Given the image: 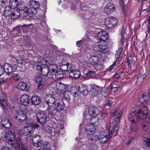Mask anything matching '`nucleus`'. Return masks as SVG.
Segmentation results:
<instances>
[{"mask_svg": "<svg viewBox=\"0 0 150 150\" xmlns=\"http://www.w3.org/2000/svg\"><path fill=\"white\" fill-rule=\"evenodd\" d=\"M121 51L122 50L121 48L119 49L117 51H116L115 54V57L116 58V59L113 63L112 65L109 67L110 70L112 69L113 67L117 65L118 63L119 62V59L121 53Z\"/></svg>", "mask_w": 150, "mask_h": 150, "instance_id": "obj_18", "label": "nucleus"}, {"mask_svg": "<svg viewBox=\"0 0 150 150\" xmlns=\"http://www.w3.org/2000/svg\"><path fill=\"white\" fill-rule=\"evenodd\" d=\"M117 22V20L115 18L108 17L105 19V24L107 27L111 28L116 25Z\"/></svg>", "mask_w": 150, "mask_h": 150, "instance_id": "obj_8", "label": "nucleus"}, {"mask_svg": "<svg viewBox=\"0 0 150 150\" xmlns=\"http://www.w3.org/2000/svg\"><path fill=\"white\" fill-rule=\"evenodd\" d=\"M125 31L124 29H122V30L121 33V41L122 44H123L124 43L125 41L124 40V39L125 38L124 35L125 34Z\"/></svg>", "mask_w": 150, "mask_h": 150, "instance_id": "obj_45", "label": "nucleus"}, {"mask_svg": "<svg viewBox=\"0 0 150 150\" xmlns=\"http://www.w3.org/2000/svg\"><path fill=\"white\" fill-rule=\"evenodd\" d=\"M1 123L2 126L6 128H10L11 127V124L10 122L6 118L3 119L1 121Z\"/></svg>", "mask_w": 150, "mask_h": 150, "instance_id": "obj_24", "label": "nucleus"}, {"mask_svg": "<svg viewBox=\"0 0 150 150\" xmlns=\"http://www.w3.org/2000/svg\"><path fill=\"white\" fill-rule=\"evenodd\" d=\"M112 102L111 100H106L104 104V106L106 108H109L112 106Z\"/></svg>", "mask_w": 150, "mask_h": 150, "instance_id": "obj_43", "label": "nucleus"}, {"mask_svg": "<svg viewBox=\"0 0 150 150\" xmlns=\"http://www.w3.org/2000/svg\"><path fill=\"white\" fill-rule=\"evenodd\" d=\"M17 88L20 90L25 91H28L29 89L27 84L23 82H20L17 85Z\"/></svg>", "mask_w": 150, "mask_h": 150, "instance_id": "obj_26", "label": "nucleus"}, {"mask_svg": "<svg viewBox=\"0 0 150 150\" xmlns=\"http://www.w3.org/2000/svg\"><path fill=\"white\" fill-rule=\"evenodd\" d=\"M133 57L132 56H130L129 57L127 60L129 64H132L133 62Z\"/></svg>", "mask_w": 150, "mask_h": 150, "instance_id": "obj_53", "label": "nucleus"}, {"mask_svg": "<svg viewBox=\"0 0 150 150\" xmlns=\"http://www.w3.org/2000/svg\"><path fill=\"white\" fill-rule=\"evenodd\" d=\"M31 101L32 104L34 105H38L41 102L40 98L36 96L33 97L31 99Z\"/></svg>", "mask_w": 150, "mask_h": 150, "instance_id": "obj_32", "label": "nucleus"}, {"mask_svg": "<svg viewBox=\"0 0 150 150\" xmlns=\"http://www.w3.org/2000/svg\"><path fill=\"white\" fill-rule=\"evenodd\" d=\"M11 14L12 18L14 19H16L18 18V14L19 16L20 15V13L17 11H16L15 13L12 12Z\"/></svg>", "mask_w": 150, "mask_h": 150, "instance_id": "obj_46", "label": "nucleus"}, {"mask_svg": "<svg viewBox=\"0 0 150 150\" xmlns=\"http://www.w3.org/2000/svg\"><path fill=\"white\" fill-rule=\"evenodd\" d=\"M147 98L145 94L140 95L139 100L142 103V106L137 111L132 112L129 115L128 119L132 123H141V121L146 118L149 110L147 106L149 103Z\"/></svg>", "mask_w": 150, "mask_h": 150, "instance_id": "obj_1", "label": "nucleus"}, {"mask_svg": "<svg viewBox=\"0 0 150 150\" xmlns=\"http://www.w3.org/2000/svg\"><path fill=\"white\" fill-rule=\"evenodd\" d=\"M4 71V68L1 65H0V76L2 74Z\"/></svg>", "mask_w": 150, "mask_h": 150, "instance_id": "obj_62", "label": "nucleus"}, {"mask_svg": "<svg viewBox=\"0 0 150 150\" xmlns=\"http://www.w3.org/2000/svg\"><path fill=\"white\" fill-rule=\"evenodd\" d=\"M117 83H113L110 85V87L112 88H117L118 86L117 84Z\"/></svg>", "mask_w": 150, "mask_h": 150, "instance_id": "obj_52", "label": "nucleus"}, {"mask_svg": "<svg viewBox=\"0 0 150 150\" xmlns=\"http://www.w3.org/2000/svg\"><path fill=\"white\" fill-rule=\"evenodd\" d=\"M21 3L18 4V0H10L9 2V6L10 7L14 9L18 7L19 9L20 8L19 5H21Z\"/></svg>", "mask_w": 150, "mask_h": 150, "instance_id": "obj_25", "label": "nucleus"}, {"mask_svg": "<svg viewBox=\"0 0 150 150\" xmlns=\"http://www.w3.org/2000/svg\"><path fill=\"white\" fill-rule=\"evenodd\" d=\"M45 65H42L40 66V65H38L37 66V69L38 70V71H42V69H43V67H44Z\"/></svg>", "mask_w": 150, "mask_h": 150, "instance_id": "obj_56", "label": "nucleus"}, {"mask_svg": "<svg viewBox=\"0 0 150 150\" xmlns=\"http://www.w3.org/2000/svg\"><path fill=\"white\" fill-rule=\"evenodd\" d=\"M43 146L44 147V148H45L46 149H47L48 150H49L50 148V146L49 143L47 142L45 143L44 144Z\"/></svg>", "mask_w": 150, "mask_h": 150, "instance_id": "obj_54", "label": "nucleus"}, {"mask_svg": "<svg viewBox=\"0 0 150 150\" xmlns=\"http://www.w3.org/2000/svg\"><path fill=\"white\" fill-rule=\"evenodd\" d=\"M66 76V74L64 71L62 70L57 71L54 74V77L57 80L62 79Z\"/></svg>", "mask_w": 150, "mask_h": 150, "instance_id": "obj_28", "label": "nucleus"}, {"mask_svg": "<svg viewBox=\"0 0 150 150\" xmlns=\"http://www.w3.org/2000/svg\"><path fill=\"white\" fill-rule=\"evenodd\" d=\"M5 136L8 142H12L15 139L14 134L10 130L6 131Z\"/></svg>", "mask_w": 150, "mask_h": 150, "instance_id": "obj_19", "label": "nucleus"}, {"mask_svg": "<svg viewBox=\"0 0 150 150\" xmlns=\"http://www.w3.org/2000/svg\"><path fill=\"white\" fill-rule=\"evenodd\" d=\"M56 87L57 90L59 91V92L61 93H63L64 91H66L65 85L61 83H57L56 84Z\"/></svg>", "mask_w": 150, "mask_h": 150, "instance_id": "obj_31", "label": "nucleus"}, {"mask_svg": "<svg viewBox=\"0 0 150 150\" xmlns=\"http://www.w3.org/2000/svg\"><path fill=\"white\" fill-rule=\"evenodd\" d=\"M61 70H62V71H64L65 72V71H67V65L65 66H61Z\"/></svg>", "mask_w": 150, "mask_h": 150, "instance_id": "obj_61", "label": "nucleus"}, {"mask_svg": "<svg viewBox=\"0 0 150 150\" xmlns=\"http://www.w3.org/2000/svg\"><path fill=\"white\" fill-rule=\"evenodd\" d=\"M86 74L88 76L92 77L95 75V72L93 71H89Z\"/></svg>", "mask_w": 150, "mask_h": 150, "instance_id": "obj_50", "label": "nucleus"}, {"mask_svg": "<svg viewBox=\"0 0 150 150\" xmlns=\"http://www.w3.org/2000/svg\"><path fill=\"white\" fill-rule=\"evenodd\" d=\"M45 102L49 106L52 107L56 112H58L63 110L64 108V105L62 100L55 99L53 95L48 94L46 95L45 98Z\"/></svg>", "mask_w": 150, "mask_h": 150, "instance_id": "obj_2", "label": "nucleus"}, {"mask_svg": "<svg viewBox=\"0 0 150 150\" xmlns=\"http://www.w3.org/2000/svg\"><path fill=\"white\" fill-rule=\"evenodd\" d=\"M63 98L69 100L70 99V97L71 95V93L68 91H64Z\"/></svg>", "mask_w": 150, "mask_h": 150, "instance_id": "obj_41", "label": "nucleus"}, {"mask_svg": "<svg viewBox=\"0 0 150 150\" xmlns=\"http://www.w3.org/2000/svg\"><path fill=\"white\" fill-rule=\"evenodd\" d=\"M79 91L83 95H87L88 93V90L86 85L83 84L80 85L79 87Z\"/></svg>", "mask_w": 150, "mask_h": 150, "instance_id": "obj_20", "label": "nucleus"}, {"mask_svg": "<svg viewBox=\"0 0 150 150\" xmlns=\"http://www.w3.org/2000/svg\"><path fill=\"white\" fill-rule=\"evenodd\" d=\"M92 53L94 54L89 57L88 58L89 64L93 66L96 65L97 67L101 66L100 64H98V57L100 55L101 53L98 51H95L94 50L92 51Z\"/></svg>", "mask_w": 150, "mask_h": 150, "instance_id": "obj_4", "label": "nucleus"}, {"mask_svg": "<svg viewBox=\"0 0 150 150\" xmlns=\"http://www.w3.org/2000/svg\"><path fill=\"white\" fill-rule=\"evenodd\" d=\"M88 112L91 116L95 117L99 114L100 111L97 108L90 105L88 108Z\"/></svg>", "mask_w": 150, "mask_h": 150, "instance_id": "obj_13", "label": "nucleus"}, {"mask_svg": "<svg viewBox=\"0 0 150 150\" xmlns=\"http://www.w3.org/2000/svg\"><path fill=\"white\" fill-rule=\"evenodd\" d=\"M43 129L45 132L47 133L50 132L51 130V127L47 125L45 126L44 127Z\"/></svg>", "mask_w": 150, "mask_h": 150, "instance_id": "obj_49", "label": "nucleus"}, {"mask_svg": "<svg viewBox=\"0 0 150 150\" xmlns=\"http://www.w3.org/2000/svg\"><path fill=\"white\" fill-rule=\"evenodd\" d=\"M7 81L6 78H0V83Z\"/></svg>", "mask_w": 150, "mask_h": 150, "instance_id": "obj_58", "label": "nucleus"}, {"mask_svg": "<svg viewBox=\"0 0 150 150\" xmlns=\"http://www.w3.org/2000/svg\"><path fill=\"white\" fill-rule=\"evenodd\" d=\"M69 63H68L67 61H63L62 62V65L61 66L66 65L67 64Z\"/></svg>", "mask_w": 150, "mask_h": 150, "instance_id": "obj_64", "label": "nucleus"}, {"mask_svg": "<svg viewBox=\"0 0 150 150\" xmlns=\"http://www.w3.org/2000/svg\"><path fill=\"white\" fill-rule=\"evenodd\" d=\"M12 65L13 67L15 68V69H17L18 66V63L21 65H25L26 63L25 59L21 56L18 57L14 56L12 59Z\"/></svg>", "mask_w": 150, "mask_h": 150, "instance_id": "obj_5", "label": "nucleus"}, {"mask_svg": "<svg viewBox=\"0 0 150 150\" xmlns=\"http://www.w3.org/2000/svg\"><path fill=\"white\" fill-rule=\"evenodd\" d=\"M115 142L113 141H110L108 144V146L109 147H111L114 146Z\"/></svg>", "mask_w": 150, "mask_h": 150, "instance_id": "obj_57", "label": "nucleus"}, {"mask_svg": "<svg viewBox=\"0 0 150 150\" xmlns=\"http://www.w3.org/2000/svg\"><path fill=\"white\" fill-rule=\"evenodd\" d=\"M18 143L19 146V150H26V147L22 143L21 141L20 138H17Z\"/></svg>", "mask_w": 150, "mask_h": 150, "instance_id": "obj_37", "label": "nucleus"}, {"mask_svg": "<svg viewBox=\"0 0 150 150\" xmlns=\"http://www.w3.org/2000/svg\"><path fill=\"white\" fill-rule=\"evenodd\" d=\"M122 114V112L120 111L117 116V118L113 122L112 130L109 132L110 136V137L115 136L117 134L118 130L119 129L118 123L120 122V120Z\"/></svg>", "mask_w": 150, "mask_h": 150, "instance_id": "obj_3", "label": "nucleus"}, {"mask_svg": "<svg viewBox=\"0 0 150 150\" xmlns=\"http://www.w3.org/2000/svg\"><path fill=\"white\" fill-rule=\"evenodd\" d=\"M30 102L29 96L26 94H23L20 98V103L25 106L28 105Z\"/></svg>", "mask_w": 150, "mask_h": 150, "instance_id": "obj_14", "label": "nucleus"}, {"mask_svg": "<svg viewBox=\"0 0 150 150\" xmlns=\"http://www.w3.org/2000/svg\"><path fill=\"white\" fill-rule=\"evenodd\" d=\"M144 145L145 147H150V138H147L144 140Z\"/></svg>", "mask_w": 150, "mask_h": 150, "instance_id": "obj_44", "label": "nucleus"}, {"mask_svg": "<svg viewBox=\"0 0 150 150\" xmlns=\"http://www.w3.org/2000/svg\"><path fill=\"white\" fill-rule=\"evenodd\" d=\"M114 9L115 7L112 3H108L106 5L104 8V12L107 14H109Z\"/></svg>", "mask_w": 150, "mask_h": 150, "instance_id": "obj_21", "label": "nucleus"}, {"mask_svg": "<svg viewBox=\"0 0 150 150\" xmlns=\"http://www.w3.org/2000/svg\"><path fill=\"white\" fill-rule=\"evenodd\" d=\"M47 66L50 72V77L54 79V74L58 70L57 65L55 64H51L47 65Z\"/></svg>", "mask_w": 150, "mask_h": 150, "instance_id": "obj_10", "label": "nucleus"}, {"mask_svg": "<svg viewBox=\"0 0 150 150\" xmlns=\"http://www.w3.org/2000/svg\"><path fill=\"white\" fill-rule=\"evenodd\" d=\"M38 121L40 123H44L47 120V115L44 112H39L36 114Z\"/></svg>", "mask_w": 150, "mask_h": 150, "instance_id": "obj_9", "label": "nucleus"}, {"mask_svg": "<svg viewBox=\"0 0 150 150\" xmlns=\"http://www.w3.org/2000/svg\"><path fill=\"white\" fill-rule=\"evenodd\" d=\"M3 13L4 15L6 16H8L11 15V11L7 10V9L6 8L4 11Z\"/></svg>", "mask_w": 150, "mask_h": 150, "instance_id": "obj_48", "label": "nucleus"}, {"mask_svg": "<svg viewBox=\"0 0 150 150\" xmlns=\"http://www.w3.org/2000/svg\"><path fill=\"white\" fill-rule=\"evenodd\" d=\"M12 66L8 64H5L4 67V71L5 73L8 75H9L13 73L16 71L17 69H15V68L14 67V69H13L12 67Z\"/></svg>", "mask_w": 150, "mask_h": 150, "instance_id": "obj_12", "label": "nucleus"}, {"mask_svg": "<svg viewBox=\"0 0 150 150\" xmlns=\"http://www.w3.org/2000/svg\"><path fill=\"white\" fill-rule=\"evenodd\" d=\"M15 117L20 122L26 121L28 120L26 112L24 110L17 111L15 114Z\"/></svg>", "mask_w": 150, "mask_h": 150, "instance_id": "obj_6", "label": "nucleus"}, {"mask_svg": "<svg viewBox=\"0 0 150 150\" xmlns=\"http://www.w3.org/2000/svg\"><path fill=\"white\" fill-rule=\"evenodd\" d=\"M33 128L32 126L25 127L23 130V134L25 136L28 135L33 131Z\"/></svg>", "mask_w": 150, "mask_h": 150, "instance_id": "obj_29", "label": "nucleus"}, {"mask_svg": "<svg viewBox=\"0 0 150 150\" xmlns=\"http://www.w3.org/2000/svg\"><path fill=\"white\" fill-rule=\"evenodd\" d=\"M11 76L13 77L14 80L16 81H20L22 80V78L20 77L16 71L12 73Z\"/></svg>", "mask_w": 150, "mask_h": 150, "instance_id": "obj_42", "label": "nucleus"}, {"mask_svg": "<svg viewBox=\"0 0 150 150\" xmlns=\"http://www.w3.org/2000/svg\"><path fill=\"white\" fill-rule=\"evenodd\" d=\"M112 125L111 127H110V124H107L106 125V128L108 129H109V130H108V135L110 137H110V134L109 133V132L112 130Z\"/></svg>", "mask_w": 150, "mask_h": 150, "instance_id": "obj_55", "label": "nucleus"}, {"mask_svg": "<svg viewBox=\"0 0 150 150\" xmlns=\"http://www.w3.org/2000/svg\"><path fill=\"white\" fill-rule=\"evenodd\" d=\"M101 89V87L98 86L96 85L92 86L90 94L93 97L95 96L98 95Z\"/></svg>", "mask_w": 150, "mask_h": 150, "instance_id": "obj_15", "label": "nucleus"}, {"mask_svg": "<svg viewBox=\"0 0 150 150\" xmlns=\"http://www.w3.org/2000/svg\"><path fill=\"white\" fill-rule=\"evenodd\" d=\"M97 48L98 49L96 51H99L100 52L105 53L107 52L108 48L107 44L103 43V44H100L97 46Z\"/></svg>", "mask_w": 150, "mask_h": 150, "instance_id": "obj_22", "label": "nucleus"}, {"mask_svg": "<svg viewBox=\"0 0 150 150\" xmlns=\"http://www.w3.org/2000/svg\"><path fill=\"white\" fill-rule=\"evenodd\" d=\"M32 139L33 145L35 147H39L42 145L43 143L42 137L38 135H35Z\"/></svg>", "mask_w": 150, "mask_h": 150, "instance_id": "obj_7", "label": "nucleus"}, {"mask_svg": "<svg viewBox=\"0 0 150 150\" xmlns=\"http://www.w3.org/2000/svg\"><path fill=\"white\" fill-rule=\"evenodd\" d=\"M29 6L31 9L33 11L34 14L36 13L37 12L36 9L38 8L40 6L39 3L34 0H30L29 3Z\"/></svg>", "mask_w": 150, "mask_h": 150, "instance_id": "obj_11", "label": "nucleus"}, {"mask_svg": "<svg viewBox=\"0 0 150 150\" xmlns=\"http://www.w3.org/2000/svg\"><path fill=\"white\" fill-rule=\"evenodd\" d=\"M20 10H23L26 13L31 14L33 15L35 14L30 8H29L28 7H25L23 8H21Z\"/></svg>", "mask_w": 150, "mask_h": 150, "instance_id": "obj_40", "label": "nucleus"}, {"mask_svg": "<svg viewBox=\"0 0 150 150\" xmlns=\"http://www.w3.org/2000/svg\"><path fill=\"white\" fill-rule=\"evenodd\" d=\"M97 36L100 40L104 41L107 39L108 35L106 31H101L98 33Z\"/></svg>", "mask_w": 150, "mask_h": 150, "instance_id": "obj_27", "label": "nucleus"}, {"mask_svg": "<svg viewBox=\"0 0 150 150\" xmlns=\"http://www.w3.org/2000/svg\"><path fill=\"white\" fill-rule=\"evenodd\" d=\"M31 26L32 25L31 24H29L28 25H25L21 26L23 29V32L27 33L31 29Z\"/></svg>", "mask_w": 150, "mask_h": 150, "instance_id": "obj_39", "label": "nucleus"}, {"mask_svg": "<svg viewBox=\"0 0 150 150\" xmlns=\"http://www.w3.org/2000/svg\"><path fill=\"white\" fill-rule=\"evenodd\" d=\"M144 119L142 120L143 122V123L142 125V129L146 131H150V124L144 122Z\"/></svg>", "mask_w": 150, "mask_h": 150, "instance_id": "obj_35", "label": "nucleus"}, {"mask_svg": "<svg viewBox=\"0 0 150 150\" xmlns=\"http://www.w3.org/2000/svg\"><path fill=\"white\" fill-rule=\"evenodd\" d=\"M83 10H87L91 12V8L89 7H85L83 8Z\"/></svg>", "mask_w": 150, "mask_h": 150, "instance_id": "obj_63", "label": "nucleus"}, {"mask_svg": "<svg viewBox=\"0 0 150 150\" xmlns=\"http://www.w3.org/2000/svg\"><path fill=\"white\" fill-rule=\"evenodd\" d=\"M69 76L72 78H77L80 75V72L79 70L72 69L69 73Z\"/></svg>", "mask_w": 150, "mask_h": 150, "instance_id": "obj_23", "label": "nucleus"}, {"mask_svg": "<svg viewBox=\"0 0 150 150\" xmlns=\"http://www.w3.org/2000/svg\"><path fill=\"white\" fill-rule=\"evenodd\" d=\"M109 137L107 135L106 133L103 132L102 135L101 134L98 138L99 142L102 144H105L106 143L111 137H110L108 135Z\"/></svg>", "mask_w": 150, "mask_h": 150, "instance_id": "obj_16", "label": "nucleus"}, {"mask_svg": "<svg viewBox=\"0 0 150 150\" xmlns=\"http://www.w3.org/2000/svg\"><path fill=\"white\" fill-rule=\"evenodd\" d=\"M41 74L43 76H46L48 74L50 76V72L47 65H45L43 69H42Z\"/></svg>", "mask_w": 150, "mask_h": 150, "instance_id": "obj_33", "label": "nucleus"}, {"mask_svg": "<svg viewBox=\"0 0 150 150\" xmlns=\"http://www.w3.org/2000/svg\"><path fill=\"white\" fill-rule=\"evenodd\" d=\"M0 103L5 109L7 110L8 108L7 101L3 97H0Z\"/></svg>", "mask_w": 150, "mask_h": 150, "instance_id": "obj_34", "label": "nucleus"}, {"mask_svg": "<svg viewBox=\"0 0 150 150\" xmlns=\"http://www.w3.org/2000/svg\"><path fill=\"white\" fill-rule=\"evenodd\" d=\"M91 125H93L97 126L99 124L100 122V120L98 118H91Z\"/></svg>", "mask_w": 150, "mask_h": 150, "instance_id": "obj_36", "label": "nucleus"}, {"mask_svg": "<svg viewBox=\"0 0 150 150\" xmlns=\"http://www.w3.org/2000/svg\"><path fill=\"white\" fill-rule=\"evenodd\" d=\"M42 76L41 75H38L35 77V81L38 85L37 87L40 88L42 85Z\"/></svg>", "mask_w": 150, "mask_h": 150, "instance_id": "obj_30", "label": "nucleus"}, {"mask_svg": "<svg viewBox=\"0 0 150 150\" xmlns=\"http://www.w3.org/2000/svg\"><path fill=\"white\" fill-rule=\"evenodd\" d=\"M19 26H16L15 28L13 29V31L16 33H17L16 34L19 35L21 34V30L19 28Z\"/></svg>", "mask_w": 150, "mask_h": 150, "instance_id": "obj_47", "label": "nucleus"}, {"mask_svg": "<svg viewBox=\"0 0 150 150\" xmlns=\"http://www.w3.org/2000/svg\"><path fill=\"white\" fill-rule=\"evenodd\" d=\"M118 110V108H116L115 110H114L113 112H112L110 114L111 116L113 117L116 115L117 113V111Z\"/></svg>", "mask_w": 150, "mask_h": 150, "instance_id": "obj_51", "label": "nucleus"}, {"mask_svg": "<svg viewBox=\"0 0 150 150\" xmlns=\"http://www.w3.org/2000/svg\"><path fill=\"white\" fill-rule=\"evenodd\" d=\"M71 65L69 63L67 65V71H70L71 68Z\"/></svg>", "mask_w": 150, "mask_h": 150, "instance_id": "obj_60", "label": "nucleus"}, {"mask_svg": "<svg viewBox=\"0 0 150 150\" xmlns=\"http://www.w3.org/2000/svg\"><path fill=\"white\" fill-rule=\"evenodd\" d=\"M85 129L86 133L90 135L93 134L96 130L95 126L91 124L87 125L85 127Z\"/></svg>", "mask_w": 150, "mask_h": 150, "instance_id": "obj_17", "label": "nucleus"}, {"mask_svg": "<svg viewBox=\"0 0 150 150\" xmlns=\"http://www.w3.org/2000/svg\"><path fill=\"white\" fill-rule=\"evenodd\" d=\"M46 114L50 117H52L54 114V112H53L52 109L50 108H48L44 112Z\"/></svg>", "mask_w": 150, "mask_h": 150, "instance_id": "obj_38", "label": "nucleus"}, {"mask_svg": "<svg viewBox=\"0 0 150 150\" xmlns=\"http://www.w3.org/2000/svg\"><path fill=\"white\" fill-rule=\"evenodd\" d=\"M51 60L50 59H49V58H47L45 60V62L46 63H48L47 64V65H48L50 64H51Z\"/></svg>", "mask_w": 150, "mask_h": 150, "instance_id": "obj_59", "label": "nucleus"}]
</instances>
